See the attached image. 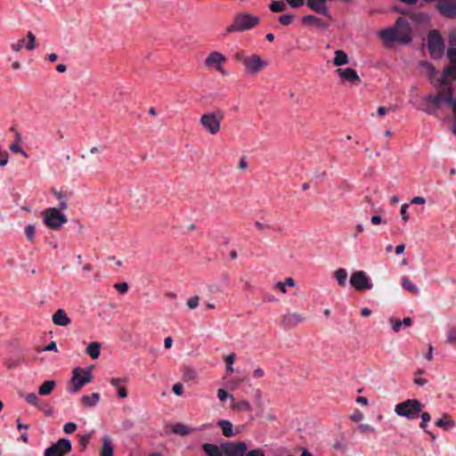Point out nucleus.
<instances>
[{
  "label": "nucleus",
  "mask_w": 456,
  "mask_h": 456,
  "mask_svg": "<svg viewBox=\"0 0 456 456\" xmlns=\"http://www.w3.org/2000/svg\"><path fill=\"white\" fill-rule=\"evenodd\" d=\"M114 288L121 294H125L128 290V284L126 282H120L114 284Z\"/></svg>",
  "instance_id": "nucleus-48"
},
{
  "label": "nucleus",
  "mask_w": 456,
  "mask_h": 456,
  "mask_svg": "<svg viewBox=\"0 0 456 456\" xmlns=\"http://www.w3.org/2000/svg\"><path fill=\"white\" fill-rule=\"evenodd\" d=\"M199 302H200L199 296H194L192 297H190L187 300L186 305H188V307L190 309H195L199 305Z\"/></svg>",
  "instance_id": "nucleus-46"
},
{
  "label": "nucleus",
  "mask_w": 456,
  "mask_h": 456,
  "mask_svg": "<svg viewBox=\"0 0 456 456\" xmlns=\"http://www.w3.org/2000/svg\"><path fill=\"white\" fill-rule=\"evenodd\" d=\"M221 449L226 456H244L248 450L245 442H225L221 444Z\"/></svg>",
  "instance_id": "nucleus-11"
},
{
  "label": "nucleus",
  "mask_w": 456,
  "mask_h": 456,
  "mask_svg": "<svg viewBox=\"0 0 456 456\" xmlns=\"http://www.w3.org/2000/svg\"><path fill=\"white\" fill-rule=\"evenodd\" d=\"M302 22L305 25H315L322 28H328V24L325 21L311 14L304 16L302 18Z\"/></svg>",
  "instance_id": "nucleus-23"
},
{
  "label": "nucleus",
  "mask_w": 456,
  "mask_h": 456,
  "mask_svg": "<svg viewBox=\"0 0 456 456\" xmlns=\"http://www.w3.org/2000/svg\"><path fill=\"white\" fill-rule=\"evenodd\" d=\"M350 283L352 287L358 291L371 289L373 287L369 276L363 271H356L353 273L350 278Z\"/></svg>",
  "instance_id": "nucleus-10"
},
{
  "label": "nucleus",
  "mask_w": 456,
  "mask_h": 456,
  "mask_svg": "<svg viewBox=\"0 0 456 456\" xmlns=\"http://www.w3.org/2000/svg\"><path fill=\"white\" fill-rule=\"evenodd\" d=\"M21 396L25 399V401L33 405V406H39L40 399L35 393H29V394H23Z\"/></svg>",
  "instance_id": "nucleus-37"
},
{
  "label": "nucleus",
  "mask_w": 456,
  "mask_h": 456,
  "mask_svg": "<svg viewBox=\"0 0 456 456\" xmlns=\"http://www.w3.org/2000/svg\"><path fill=\"white\" fill-rule=\"evenodd\" d=\"M255 225H256V227L257 229H259L260 231H264V230H265V229H269V228H270V225H268V224H262V223H261V222H259V221H256V222H255Z\"/></svg>",
  "instance_id": "nucleus-62"
},
{
  "label": "nucleus",
  "mask_w": 456,
  "mask_h": 456,
  "mask_svg": "<svg viewBox=\"0 0 456 456\" xmlns=\"http://www.w3.org/2000/svg\"><path fill=\"white\" fill-rule=\"evenodd\" d=\"M401 281V284L403 289L413 294L419 293V289H418V287L407 276H403Z\"/></svg>",
  "instance_id": "nucleus-28"
},
{
  "label": "nucleus",
  "mask_w": 456,
  "mask_h": 456,
  "mask_svg": "<svg viewBox=\"0 0 456 456\" xmlns=\"http://www.w3.org/2000/svg\"><path fill=\"white\" fill-rule=\"evenodd\" d=\"M428 47L434 59L442 57L444 51L443 38L437 30H431L428 35Z\"/></svg>",
  "instance_id": "nucleus-6"
},
{
  "label": "nucleus",
  "mask_w": 456,
  "mask_h": 456,
  "mask_svg": "<svg viewBox=\"0 0 456 456\" xmlns=\"http://www.w3.org/2000/svg\"><path fill=\"white\" fill-rule=\"evenodd\" d=\"M126 382V379H119V378H112L110 380V383L117 388V395L119 398H126L127 396V391L125 387V383Z\"/></svg>",
  "instance_id": "nucleus-20"
},
{
  "label": "nucleus",
  "mask_w": 456,
  "mask_h": 456,
  "mask_svg": "<svg viewBox=\"0 0 456 456\" xmlns=\"http://www.w3.org/2000/svg\"><path fill=\"white\" fill-rule=\"evenodd\" d=\"M171 430L173 433L181 435V436H187L190 433H191L192 429L189 428L188 426H185L182 423H176L171 427Z\"/></svg>",
  "instance_id": "nucleus-30"
},
{
  "label": "nucleus",
  "mask_w": 456,
  "mask_h": 456,
  "mask_svg": "<svg viewBox=\"0 0 456 456\" xmlns=\"http://www.w3.org/2000/svg\"><path fill=\"white\" fill-rule=\"evenodd\" d=\"M217 425L222 428L223 435L226 437L233 436V426L229 420L222 419L219 420Z\"/></svg>",
  "instance_id": "nucleus-26"
},
{
  "label": "nucleus",
  "mask_w": 456,
  "mask_h": 456,
  "mask_svg": "<svg viewBox=\"0 0 456 456\" xmlns=\"http://www.w3.org/2000/svg\"><path fill=\"white\" fill-rule=\"evenodd\" d=\"M173 392L176 395H181L182 393H183V385L181 383H175L174 386H173Z\"/></svg>",
  "instance_id": "nucleus-56"
},
{
  "label": "nucleus",
  "mask_w": 456,
  "mask_h": 456,
  "mask_svg": "<svg viewBox=\"0 0 456 456\" xmlns=\"http://www.w3.org/2000/svg\"><path fill=\"white\" fill-rule=\"evenodd\" d=\"M419 66L427 71L429 79H432L436 74L435 67L427 61H420Z\"/></svg>",
  "instance_id": "nucleus-35"
},
{
  "label": "nucleus",
  "mask_w": 456,
  "mask_h": 456,
  "mask_svg": "<svg viewBox=\"0 0 456 456\" xmlns=\"http://www.w3.org/2000/svg\"><path fill=\"white\" fill-rule=\"evenodd\" d=\"M357 429L362 434H375L376 433V429L369 424H361L358 426Z\"/></svg>",
  "instance_id": "nucleus-42"
},
{
  "label": "nucleus",
  "mask_w": 456,
  "mask_h": 456,
  "mask_svg": "<svg viewBox=\"0 0 456 456\" xmlns=\"http://www.w3.org/2000/svg\"><path fill=\"white\" fill-rule=\"evenodd\" d=\"M450 78L456 79V66H450L444 69L442 77L438 79L436 87L439 91L445 87L450 86Z\"/></svg>",
  "instance_id": "nucleus-15"
},
{
  "label": "nucleus",
  "mask_w": 456,
  "mask_h": 456,
  "mask_svg": "<svg viewBox=\"0 0 456 456\" xmlns=\"http://www.w3.org/2000/svg\"><path fill=\"white\" fill-rule=\"evenodd\" d=\"M449 45H450V47L456 46V32L455 31H452L449 34Z\"/></svg>",
  "instance_id": "nucleus-54"
},
{
  "label": "nucleus",
  "mask_w": 456,
  "mask_h": 456,
  "mask_svg": "<svg viewBox=\"0 0 456 456\" xmlns=\"http://www.w3.org/2000/svg\"><path fill=\"white\" fill-rule=\"evenodd\" d=\"M336 72L340 76V77L348 82L352 83H360L361 78L358 76L355 69L352 68H346V69H338Z\"/></svg>",
  "instance_id": "nucleus-18"
},
{
  "label": "nucleus",
  "mask_w": 456,
  "mask_h": 456,
  "mask_svg": "<svg viewBox=\"0 0 456 456\" xmlns=\"http://www.w3.org/2000/svg\"><path fill=\"white\" fill-rule=\"evenodd\" d=\"M101 456H113L112 441L110 436H104L101 449Z\"/></svg>",
  "instance_id": "nucleus-24"
},
{
  "label": "nucleus",
  "mask_w": 456,
  "mask_h": 456,
  "mask_svg": "<svg viewBox=\"0 0 456 456\" xmlns=\"http://www.w3.org/2000/svg\"><path fill=\"white\" fill-rule=\"evenodd\" d=\"M379 37L383 39L385 45L387 46L391 43L397 42L396 30L395 28H387L379 32Z\"/></svg>",
  "instance_id": "nucleus-22"
},
{
  "label": "nucleus",
  "mask_w": 456,
  "mask_h": 456,
  "mask_svg": "<svg viewBox=\"0 0 456 456\" xmlns=\"http://www.w3.org/2000/svg\"><path fill=\"white\" fill-rule=\"evenodd\" d=\"M333 62L336 66H341L348 62L347 55L345 52L338 50L335 52V58Z\"/></svg>",
  "instance_id": "nucleus-34"
},
{
  "label": "nucleus",
  "mask_w": 456,
  "mask_h": 456,
  "mask_svg": "<svg viewBox=\"0 0 456 456\" xmlns=\"http://www.w3.org/2000/svg\"><path fill=\"white\" fill-rule=\"evenodd\" d=\"M232 408L234 411H248L251 410L249 403L246 400H242V401L234 403L232 405Z\"/></svg>",
  "instance_id": "nucleus-36"
},
{
  "label": "nucleus",
  "mask_w": 456,
  "mask_h": 456,
  "mask_svg": "<svg viewBox=\"0 0 456 456\" xmlns=\"http://www.w3.org/2000/svg\"><path fill=\"white\" fill-rule=\"evenodd\" d=\"M235 359H236L235 354H228L225 358L226 367L229 368V366L232 365L234 363Z\"/></svg>",
  "instance_id": "nucleus-53"
},
{
  "label": "nucleus",
  "mask_w": 456,
  "mask_h": 456,
  "mask_svg": "<svg viewBox=\"0 0 456 456\" xmlns=\"http://www.w3.org/2000/svg\"><path fill=\"white\" fill-rule=\"evenodd\" d=\"M10 150L12 151V152H20L21 154H23L24 156H26V152L20 148V146L17 143H12L10 145Z\"/></svg>",
  "instance_id": "nucleus-52"
},
{
  "label": "nucleus",
  "mask_w": 456,
  "mask_h": 456,
  "mask_svg": "<svg viewBox=\"0 0 456 456\" xmlns=\"http://www.w3.org/2000/svg\"><path fill=\"white\" fill-rule=\"evenodd\" d=\"M226 61V58L218 52H212L205 60V65L208 68L222 66Z\"/></svg>",
  "instance_id": "nucleus-19"
},
{
  "label": "nucleus",
  "mask_w": 456,
  "mask_h": 456,
  "mask_svg": "<svg viewBox=\"0 0 456 456\" xmlns=\"http://www.w3.org/2000/svg\"><path fill=\"white\" fill-rule=\"evenodd\" d=\"M402 321L401 320H395V322L393 323V330L395 332H398L400 331L401 328H402Z\"/></svg>",
  "instance_id": "nucleus-61"
},
{
  "label": "nucleus",
  "mask_w": 456,
  "mask_h": 456,
  "mask_svg": "<svg viewBox=\"0 0 456 456\" xmlns=\"http://www.w3.org/2000/svg\"><path fill=\"white\" fill-rule=\"evenodd\" d=\"M36 227L34 224H28L25 227V235L28 240L34 242L35 240Z\"/></svg>",
  "instance_id": "nucleus-40"
},
{
  "label": "nucleus",
  "mask_w": 456,
  "mask_h": 456,
  "mask_svg": "<svg viewBox=\"0 0 456 456\" xmlns=\"http://www.w3.org/2000/svg\"><path fill=\"white\" fill-rule=\"evenodd\" d=\"M53 322L58 326H68L71 320L62 309H58L53 315Z\"/></svg>",
  "instance_id": "nucleus-21"
},
{
  "label": "nucleus",
  "mask_w": 456,
  "mask_h": 456,
  "mask_svg": "<svg viewBox=\"0 0 456 456\" xmlns=\"http://www.w3.org/2000/svg\"><path fill=\"white\" fill-rule=\"evenodd\" d=\"M408 208H409V205L406 203H404L401 206L400 214H401L402 219L404 222H407L409 220V216L407 214Z\"/></svg>",
  "instance_id": "nucleus-49"
},
{
  "label": "nucleus",
  "mask_w": 456,
  "mask_h": 456,
  "mask_svg": "<svg viewBox=\"0 0 456 456\" xmlns=\"http://www.w3.org/2000/svg\"><path fill=\"white\" fill-rule=\"evenodd\" d=\"M71 443L67 438H60L55 444L46 448L45 456H64L71 451Z\"/></svg>",
  "instance_id": "nucleus-9"
},
{
  "label": "nucleus",
  "mask_w": 456,
  "mask_h": 456,
  "mask_svg": "<svg viewBox=\"0 0 456 456\" xmlns=\"http://www.w3.org/2000/svg\"><path fill=\"white\" fill-rule=\"evenodd\" d=\"M259 23V18L247 12H240L234 16L233 22L226 28V33L245 31L253 28Z\"/></svg>",
  "instance_id": "nucleus-3"
},
{
  "label": "nucleus",
  "mask_w": 456,
  "mask_h": 456,
  "mask_svg": "<svg viewBox=\"0 0 456 456\" xmlns=\"http://www.w3.org/2000/svg\"><path fill=\"white\" fill-rule=\"evenodd\" d=\"M55 387L56 383L54 380H46L39 387L38 394L40 395H48L52 393Z\"/></svg>",
  "instance_id": "nucleus-27"
},
{
  "label": "nucleus",
  "mask_w": 456,
  "mask_h": 456,
  "mask_svg": "<svg viewBox=\"0 0 456 456\" xmlns=\"http://www.w3.org/2000/svg\"><path fill=\"white\" fill-rule=\"evenodd\" d=\"M287 5H289L291 8H298L305 4V0H285Z\"/></svg>",
  "instance_id": "nucleus-50"
},
{
  "label": "nucleus",
  "mask_w": 456,
  "mask_h": 456,
  "mask_svg": "<svg viewBox=\"0 0 456 456\" xmlns=\"http://www.w3.org/2000/svg\"><path fill=\"white\" fill-rule=\"evenodd\" d=\"M77 429V424L74 423V422H67L64 426H63V431L66 433V434H72L73 432H75Z\"/></svg>",
  "instance_id": "nucleus-47"
},
{
  "label": "nucleus",
  "mask_w": 456,
  "mask_h": 456,
  "mask_svg": "<svg viewBox=\"0 0 456 456\" xmlns=\"http://www.w3.org/2000/svg\"><path fill=\"white\" fill-rule=\"evenodd\" d=\"M426 203V200L423 197L416 196L411 200V204L422 205Z\"/></svg>",
  "instance_id": "nucleus-55"
},
{
  "label": "nucleus",
  "mask_w": 456,
  "mask_h": 456,
  "mask_svg": "<svg viewBox=\"0 0 456 456\" xmlns=\"http://www.w3.org/2000/svg\"><path fill=\"white\" fill-rule=\"evenodd\" d=\"M248 56H245L244 52L240 51L235 53L234 58L237 61H241L244 64V60L247 59Z\"/></svg>",
  "instance_id": "nucleus-59"
},
{
  "label": "nucleus",
  "mask_w": 456,
  "mask_h": 456,
  "mask_svg": "<svg viewBox=\"0 0 456 456\" xmlns=\"http://www.w3.org/2000/svg\"><path fill=\"white\" fill-rule=\"evenodd\" d=\"M423 404L417 399H408L395 406V412L409 420L416 419L422 411Z\"/></svg>",
  "instance_id": "nucleus-2"
},
{
  "label": "nucleus",
  "mask_w": 456,
  "mask_h": 456,
  "mask_svg": "<svg viewBox=\"0 0 456 456\" xmlns=\"http://www.w3.org/2000/svg\"><path fill=\"white\" fill-rule=\"evenodd\" d=\"M244 66L249 73H257L267 66V62L259 55L254 54L244 60Z\"/></svg>",
  "instance_id": "nucleus-13"
},
{
  "label": "nucleus",
  "mask_w": 456,
  "mask_h": 456,
  "mask_svg": "<svg viewBox=\"0 0 456 456\" xmlns=\"http://www.w3.org/2000/svg\"><path fill=\"white\" fill-rule=\"evenodd\" d=\"M447 58L449 59L452 65L456 66V48L449 47L447 51Z\"/></svg>",
  "instance_id": "nucleus-44"
},
{
  "label": "nucleus",
  "mask_w": 456,
  "mask_h": 456,
  "mask_svg": "<svg viewBox=\"0 0 456 456\" xmlns=\"http://www.w3.org/2000/svg\"><path fill=\"white\" fill-rule=\"evenodd\" d=\"M305 321V317L298 313L286 314L281 316V325L283 329H292Z\"/></svg>",
  "instance_id": "nucleus-14"
},
{
  "label": "nucleus",
  "mask_w": 456,
  "mask_h": 456,
  "mask_svg": "<svg viewBox=\"0 0 456 456\" xmlns=\"http://www.w3.org/2000/svg\"><path fill=\"white\" fill-rule=\"evenodd\" d=\"M436 9L445 18H456V0H441L436 4Z\"/></svg>",
  "instance_id": "nucleus-12"
},
{
  "label": "nucleus",
  "mask_w": 456,
  "mask_h": 456,
  "mask_svg": "<svg viewBox=\"0 0 456 456\" xmlns=\"http://www.w3.org/2000/svg\"><path fill=\"white\" fill-rule=\"evenodd\" d=\"M224 118V112L217 109L212 112L205 113L200 118L201 126L211 134H216L220 130V124Z\"/></svg>",
  "instance_id": "nucleus-4"
},
{
  "label": "nucleus",
  "mask_w": 456,
  "mask_h": 456,
  "mask_svg": "<svg viewBox=\"0 0 456 456\" xmlns=\"http://www.w3.org/2000/svg\"><path fill=\"white\" fill-rule=\"evenodd\" d=\"M306 6L312 11L326 16L329 20H331L330 13L325 2L321 0H306Z\"/></svg>",
  "instance_id": "nucleus-17"
},
{
  "label": "nucleus",
  "mask_w": 456,
  "mask_h": 456,
  "mask_svg": "<svg viewBox=\"0 0 456 456\" xmlns=\"http://www.w3.org/2000/svg\"><path fill=\"white\" fill-rule=\"evenodd\" d=\"M68 205L65 200H61L59 208H49L42 212L45 224L52 230L58 231L67 223L68 219L60 210L67 209Z\"/></svg>",
  "instance_id": "nucleus-1"
},
{
  "label": "nucleus",
  "mask_w": 456,
  "mask_h": 456,
  "mask_svg": "<svg viewBox=\"0 0 456 456\" xmlns=\"http://www.w3.org/2000/svg\"><path fill=\"white\" fill-rule=\"evenodd\" d=\"M295 20V15L291 13L282 14L278 18L279 22L283 26L290 25Z\"/></svg>",
  "instance_id": "nucleus-39"
},
{
  "label": "nucleus",
  "mask_w": 456,
  "mask_h": 456,
  "mask_svg": "<svg viewBox=\"0 0 456 456\" xmlns=\"http://www.w3.org/2000/svg\"><path fill=\"white\" fill-rule=\"evenodd\" d=\"M86 353L93 358L97 359L101 354V345L98 342H92L86 347Z\"/></svg>",
  "instance_id": "nucleus-32"
},
{
  "label": "nucleus",
  "mask_w": 456,
  "mask_h": 456,
  "mask_svg": "<svg viewBox=\"0 0 456 456\" xmlns=\"http://www.w3.org/2000/svg\"><path fill=\"white\" fill-rule=\"evenodd\" d=\"M446 343L449 345L456 344V326H452L446 333Z\"/></svg>",
  "instance_id": "nucleus-38"
},
{
  "label": "nucleus",
  "mask_w": 456,
  "mask_h": 456,
  "mask_svg": "<svg viewBox=\"0 0 456 456\" xmlns=\"http://www.w3.org/2000/svg\"><path fill=\"white\" fill-rule=\"evenodd\" d=\"M77 437L79 439V444L82 447V450H85L91 439V435L90 434H86V435H77Z\"/></svg>",
  "instance_id": "nucleus-43"
},
{
  "label": "nucleus",
  "mask_w": 456,
  "mask_h": 456,
  "mask_svg": "<svg viewBox=\"0 0 456 456\" xmlns=\"http://www.w3.org/2000/svg\"><path fill=\"white\" fill-rule=\"evenodd\" d=\"M92 376L90 371H86L80 368L73 370V377L70 379V387L68 390L73 394L77 393L86 384L91 381Z\"/></svg>",
  "instance_id": "nucleus-7"
},
{
  "label": "nucleus",
  "mask_w": 456,
  "mask_h": 456,
  "mask_svg": "<svg viewBox=\"0 0 456 456\" xmlns=\"http://www.w3.org/2000/svg\"><path fill=\"white\" fill-rule=\"evenodd\" d=\"M396 30L397 42L408 44L412 40L411 29L408 20L403 17H399L395 25Z\"/></svg>",
  "instance_id": "nucleus-8"
},
{
  "label": "nucleus",
  "mask_w": 456,
  "mask_h": 456,
  "mask_svg": "<svg viewBox=\"0 0 456 456\" xmlns=\"http://www.w3.org/2000/svg\"><path fill=\"white\" fill-rule=\"evenodd\" d=\"M244 456H265V452L261 449H254L249 452H246Z\"/></svg>",
  "instance_id": "nucleus-51"
},
{
  "label": "nucleus",
  "mask_w": 456,
  "mask_h": 456,
  "mask_svg": "<svg viewBox=\"0 0 456 456\" xmlns=\"http://www.w3.org/2000/svg\"><path fill=\"white\" fill-rule=\"evenodd\" d=\"M100 401V395L98 393H93L90 395H83L81 403L86 407H94Z\"/></svg>",
  "instance_id": "nucleus-25"
},
{
  "label": "nucleus",
  "mask_w": 456,
  "mask_h": 456,
  "mask_svg": "<svg viewBox=\"0 0 456 456\" xmlns=\"http://www.w3.org/2000/svg\"><path fill=\"white\" fill-rule=\"evenodd\" d=\"M419 416L421 418V422L419 423V428L421 429H423L424 431L427 430V427H428V422L430 421L431 419V416L428 412L427 411H424V412H420L419 413Z\"/></svg>",
  "instance_id": "nucleus-41"
},
{
  "label": "nucleus",
  "mask_w": 456,
  "mask_h": 456,
  "mask_svg": "<svg viewBox=\"0 0 456 456\" xmlns=\"http://www.w3.org/2000/svg\"><path fill=\"white\" fill-rule=\"evenodd\" d=\"M264 375H265V371L261 368L256 369L253 372V377L256 379L262 378V377H264Z\"/></svg>",
  "instance_id": "nucleus-60"
},
{
  "label": "nucleus",
  "mask_w": 456,
  "mask_h": 456,
  "mask_svg": "<svg viewBox=\"0 0 456 456\" xmlns=\"http://www.w3.org/2000/svg\"><path fill=\"white\" fill-rule=\"evenodd\" d=\"M436 426L445 429H450L455 426V421L450 419L448 414H444L443 418L439 419L436 422Z\"/></svg>",
  "instance_id": "nucleus-29"
},
{
  "label": "nucleus",
  "mask_w": 456,
  "mask_h": 456,
  "mask_svg": "<svg viewBox=\"0 0 456 456\" xmlns=\"http://www.w3.org/2000/svg\"><path fill=\"white\" fill-rule=\"evenodd\" d=\"M334 275H335V278H336L338 285L345 287L346 284V280H347V273H346V269H344V268L338 269L335 272Z\"/></svg>",
  "instance_id": "nucleus-33"
},
{
  "label": "nucleus",
  "mask_w": 456,
  "mask_h": 456,
  "mask_svg": "<svg viewBox=\"0 0 456 456\" xmlns=\"http://www.w3.org/2000/svg\"><path fill=\"white\" fill-rule=\"evenodd\" d=\"M370 221H371L372 224L376 225L382 222V218L379 216H371Z\"/></svg>",
  "instance_id": "nucleus-64"
},
{
  "label": "nucleus",
  "mask_w": 456,
  "mask_h": 456,
  "mask_svg": "<svg viewBox=\"0 0 456 456\" xmlns=\"http://www.w3.org/2000/svg\"><path fill=\"white\" fill-rule=\"evenodd\" d=\"M363 418V414L359 411H356L352 416H351V419L354 422H358L360 420H362Z\"/></svg>",
  "instance_id": "nucleus-57"
},
{
  "label": "nucleus",
  "mask_w": 456,
  "mask_h": 456,
  "mask_svg": "<svg viewBox=\"0 0 456 456\" xmlns=\"http://www.w3.org/2000/svg\"><path fill=\"white\" fill-rule=\"evenodd\" d=\"M269 9L273 12H284L288 9L286 1H273L269 4Z\"/></svg>",
  "instance_id": "nucleus-31"
},
{
  "label": "nucleus",
  "mask_w": 456,
  "mask_h": 456,
  "mask_svg": "<svg viewBox=\"0 0 456 456\" xmlns=\"http://www.w3.org/2000/svg\"><path fill=\"white\" fill-rule=\"evenodd\" d=\"M425 101L436 109L440 107L442 102H444L456 113V98L452 96V87L443 88L436 95L427 94Z\"/></svg>",
  "instance_id": "nucleus-5"
},
{
  "label": "nucleus",
  "mask_w": 456,
  "mask_h": 456,
  "mask_svg": "<svg viewBox=\"0 0 456 456\" xmlns=\"http://www.w3.org/2000/svg\"><path fill=\"white\" fill-rule=\"evenodd\" d=\"M217 396L222 402L225 401L227 398H231L232 400L234 399L232 395H229L226 390L222 388L217 390Z\"/></svg>",
  "instance_id": "nucleus-45"
},
{
  "label": "nucleus",
  "mask_w": 456,
  "mask_h": 456,
  "mask_svg": "<svg viewBox=\"0 0 456 456\" xmlns=\"http://www.w3.org/2000/svg\"><path fill=\"white\" fill-rule=\"evenodd\" d=\"M44 351H57V345L55 341L50 342L44 349Z\"/></svg>",
  "instance_id": "nucleus-58"
},
{
  "label": "nucleus",
  "mask_w": 456,
  "mask_h": 456,
  "mask_svg": "<svg viewBox=\"0 0 456 456\" xmlns=\"http://www.w3.org/2000/svg\"><path fill=\"white\" fill-rule=\"evenodd\" d=\"M427 382H428V380L426 379L417 378V377L414 379V383L419 386H424L427 384Z\"/></svg>",
  "instance_id": "nucleus-63"
},
{
  "label": "nucleus",
  "mask_w": 456,
  "mask_h": 456,
  "mask_svg": "<svg viewBox=\"0 0 456 456\" xmlns=\"http://www.w3.org/2000/svg\"><path fill=\"white\" fill-rule=\"evenodd\" d=\"M28 43L25 45V39L21 38L18 40L16 43L11 45V48L14 52H20L23 47H25L28 51H32L36 48V37L35 35L28 31Z\"/></svg>",
  "instance_id": "nucleus-16"
}]
</instances>
